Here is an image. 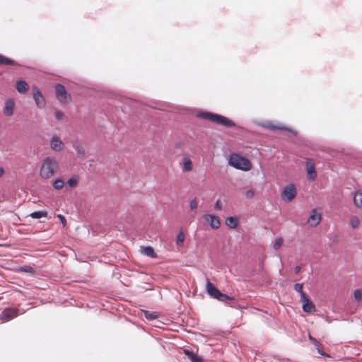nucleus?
Wrapping results in <instances>:
<instances>
[{
  "instance_id": "f257e3e1",
  "label": "nucleus",
  "mask_w": 362,
  "mask_h": 362,
  "mask_svg": "<svg viewBox=\"0 0 362 362\" xmlns=\"http://www.w3.org/2000/svg\"><path fill=\"white\" fill-rule=\"evenodd\" d=\"M58 168L59 165L55 158L45 157L40 168V176L42 179H49L54 175Z\"/></svg>"
},
{
  "instance_id": "f03ea898",
  "label": "nucleus",
  "mask_w": 362,
  "mask_h": 362,
  "mask_svg": "<svg viewBox=\"0 0 362 362\" xmlns=\"http://www.w3.org/2000/svg\"><path fill=\"white\" fill-rule=\"evenodd\" d=\"M198 117L203 118L204 119L211 121L217 124H220L226 127H233L235 126V124L233 121L230 119L212 112H202L197 115Z\"/></svg>"
},
{
  "instance_id": "7ed1b4c3",
  "label": "nucleus",
  "mask_w": 362,
  "mask_h": 362,
  "mask_svg": "<svg viewBox=\"0 0 362 362\" xmlns=\"http://www.w3.org/2000/svg\"><path fill=\"white\" fill-rule=\"evenodd\" d=\"M228 163L235 168L243 171H249L252 168V163L247 158L238 153L230 155Z\"/></svg>"
},
{
  "instance_id": "20e7f679",
  "label": "nucleus",
  "mask_w": 362,
  "mask_h": 362,
  "mask_svg": "<svg viewBox=\"0 0 362 362\" xmlns=\"http://www.w3.org/2000/svg\"><path fill=\"white\" fill-rule=\"evenodd\" d=\"M56 97L63 104H67L71 100V95L67 93L64 86L62 84H57L55 86Z\"/></svg>"
},
{
  "instance_id": "39448f33",
  "label": "nucleus",
  "mask_w": 362,
  "mask_h": 362,
  "mask_svg": "<svg viewBox=\"0 0 362 362\" xmlns=\"http://www.w3.org/2000/svg\"><path fill=\"white\" fill-rule=\"evenodd\" d=\"M18 315L17 308H5L0 314V321L2 322L10 321Z\"/></svg>"
},
{
  "instance_id": "423d86ee",
  "label": "nucleus",
  "mask_w": 362,
  "mask_h": 362,
  "mask_svg": "<svg viewBox=\"0 0 362 362\" xmlns=\"http://www.w3.org/2000/svg\"><path fill=\"white\" fill-rule=\"evenodd\" d=\"M296 195V189L293 184L287 185L282 192V199L286 202H291Z\"/></svg>"
},
{
  "instance_id": "0eeeda50",
  "label": "nucleus",
  "mask_w": 362,
  "mask_h": 362,
  "mask_svg": "<svg viewBox=\"0 0 362 362\" xmlns=\"http://www.w3.org/2000/svg\"><path fill=\"white\" fill-rule=\"evenodd\" d=\"M322 221V213L317 209H314L311 211V214L308 219V223L311 227H316Z\"/></svg>"
},
{
  "instance_id": "6e6552de",
  "label": "nucleus",
  "mask_w": 362,
  "mask_h": 362,
  "mask_svg": "<svg viewBox=\"0 0 362 362\" xmlns=\"http://www.w3.org/2000/svg\"><path fill=\"white\" fill-rule=\"evenodd\" d=\"M306 173L309 180L314 181L317 177L315 162L313 159H307L306 160Z\"/></svg>"
},
{
  "instance_id": "1a4fd4ad",
  "label": "nucleus",
  "mask_w": 362,
  "mask_h": 362,
  "mask_svg": "<svg viewBox=\"0 0 362 362\" xmlns=\"http://www.w3.org/2000/svg\"><path fill=\"white\" fill-rule=\"evenodd\" d=\"M300 301L303 304L302 308L305 313H312L315 312L316 308L314 303L310 300L309 297L306 295L304 298H300Z\"/></svg>"
},
{
  "instance_id": "9d476101",
  "label": "nucleus",
  "mask_w": 362,
  "mask_h": 362,
  "mask_svg": "<svg viewBox=\"0 0 362 362\" xmlns=\"http://www.w3.org/2000/svg\"><path fill=\"white\" fill-rule=\"evenodd\" d=\"M33 98L36 103V105L40 108H43L45 106L46 102L44 96L42 95L40 90L36 88H33Z\"/></svg>"
},
{
  "instance_id": "9b49d317",
  "label": "nucleus",
  "mask_w": 362,
  "mask_h": 362,
  "mask_svg": "<svg viewBox=\"0 0 362 362\" xmlns=\"http://www.w3.org/2000/svg\"><path fill=\"white\" fill-rule=\"evenodd\" d=\"M50 148L54 151H61L64 148V144L57 135H54L49 143Z\"/></svg>"
},
{
  "instance_id": "f8f14e48",
  "label": "nucleus",
  "mask_w": 362,
  "mask_h": 362,
  "mask_svg": "<svg viewBox=\"0 0 362 362\" xmlns=\"http://www.w3.org/2000/svg\"><path fill=\"white\" fill-rule=\"evenodd\" d=\"M204 219L213 229H218L221 226V221L218 216L212 214L204 215Z\"/></svg>"
},
{
  "instance_id": "ddd939ff",
  "label": "nucleus",
  "mask_w": 362,
  "mask_h": 362,
  "mask_svg": "<svg viewBox=\"0 0 362 362\" xmlns=\"http://www.w3.org/2000/svg\"><path fill=\"white\" fill-rule=\"evenodd\" d=\"M262 126L267 129H269L272 131L275 130H284V131H289V129L284 126L282 124H274L272 122L267 121L264 122Z\"/></svg>"
},
{
  "instance_id": "4468645a",
  "label": "nucleus",
  "mask_w": 362,
  "mask_h": 362,
  "mask_svg": "<svg viewBox=\"0 0 362 362\" xmlns=\"http://www.w3.org/2000/svg\"><path fill=\"white\" fill-rule=\"evenodd\" d=\"M206 289L211 297L215 299L218 298V294H220L221 291L216 288L214 284L208 281L206 284Z\"/></svg>"
},
{
  "instance_id": "2eb2a0df",
  "label": "nucleus",
  "mask_w": 362,
  "mask_h": 362,
  "mask_svg": "<svg viewBox=\"0 0 362 362\" xmlns=\"http://www.w3.org/2000/svg\"><path fill=\"white\" fill-rule=\"evenodd\" d=\"M183 172H190L193 169V163L189 156L185 155L182 158Z\"/></svg>"
},
{
  "instance_id": "dca6fc26",
  "label": "nucleus",
  "mask_w": 362,
  "mask_h": 362,
  "mask_svg": "<svg viewBox=\"0 0 362 362\" xmlns=\"http://www.w3.org/2000/svg\"><path fill=\"white\" fill-rule=\"evenodd\" d=\"M73 147L76 152V156L78 158L83 160L86 156V150L84 147L77 142L73 144Z\"/></svg>"
},
{
  "instance_id": "f3484780",
  "label": "nucleus",
  "mask_w": 362,
  "mask_h": 362,
  "mask_svg": "<svg viewBox=\"0 0 362 362\" xmlns=\"http://www.w3.org/2000/svg\"><path fill=\"white\" fill-rule=\"evenodd\" d=\"M14 102L12 100H8L5 103L4 113L7 116H11L13 113Z\"/></svg>"
},
{
  "instance_id": "a211bd4d",
  "label": "nucleus",
  "mask_w": 362,
  "mask_h": 362,
  "mask_svg": "<svg viewBox=\"0 0 362 362\" xmlns=\"http://www.w3.org/2000/svg\"><path fill=\"white\" fill-rule=\"evenodd\" d=\"M141 252L143 255L152 258L157 257L156 253L154 252L153 248L151 246L141 247Z\"/></svg>"
},
{
  "instance_id": "6ab92c4d",
  "label": "nucleus",
  "mask_w": 362,
  "mask_h": 362,
  "mask_svg": "<svg viewBox=\"0 0 362 362\" xmlns=\"http://www.w3.org/2000/svg\"><path fill=\"white\" fill-rule=\"evenodd\" d=\"M29 88L28 84L25 81H18L16 83V89L20 93H24Z\"/></svg>"
},
{
  "instance_id": "aec40b11",
  "label": "nucleus",
  "mask_w": 362,
  "mask_h": 362,
  "mask_svg": "<svg viewBox=\"0 0 362 362\" xmlns=\"http://www.w3.org/2000/svg\"><path fill=\"white\" fill-rule=\"evenodd\" d=\"M184 353L192 362H203L202 358L191 351L185 349Z\"/></svg>"
},
{
  "instance_id": "412c9836",
  "label": "nucleus",
  "mask_w": 362,
  "mask_h": 362,
  "mask_svg": "<svg viewBox=\"0 0 362 362\" xmlns=\"http://www.w3.org/2000/svg\"><path fill=\"white\" fill-rule=\"evenodd\" d=\"M354 202L357 208L362 207V192H356L354 196Z\"/></svg>"
},
{
  "instance_id": "4be33fe9",
  "label": "nucleus",
  "mask_w": 362,
  "mask_h": 362,
  "mask_svg": "<svg viewBox=\"0 0 362 362\" xmlns=\"http://www.w3.org/2000/svg\"><path fill=\"white\" fill-rule=\"evenodd\" d=\"M226 224L230 228H235L238 226V220L233 216L228 217L226 219Z\"/></svg>"
},
{
  "instance_id": "5701e85b",
  "label": "nucleus",
  "mask_w": 362,
  "mask_h": 362,
  "mask_svg": "<svg viewBox=\"0 0 362 362\" xmlns=\"http://www.w3.org/2000/svg\"><path fill=\"white\" fill-rule=\"evenodd\" d=\"M0 65H16V62L0 54Z\"/></svg>"
},
{
  "instance_id": "b1692460",
  "label": "nucleus",
  "mask_w": 362,
  "mask_h": 362,
  "mask_svg": "<svg viewBox=\"0 0 362 362\" xmlns=\"http://www.w3.org/2000/svg\"><path fill=\"white\" fill-rule=\"evenodd\" d=\"M217 300L225 303H227L228 301H231L233 303L235 302V298L233 297L222 293L221 292L218 294Z\"/></svg>"
},
{
  "instance_id": "393cba45",
  "label": "nucleus",
  "mask_w": 362,
  "mask_h": 362,
  "mask_svg": "<svg viewBox=\"0 0 362 362\" xmlns=\"http://www.w3.org/2000/svg\"><path fill=\"white\" fill-rule=\"evenodd\" d=\"M144 317L148 320H153L158 317V314L156 312H150L148 310H144Z\"/></svg>"
},
{
  "instance_id": "a878e982",
  "label": "nucleus",
  "mask_w": 362,
  "mask_h": 362,
  "mask_svg": "<svg viewBox=\"0 0 362 362\" xmlns=\"http://www.w3.org/2000/svg\"><path fill=\"white\" fill-rule=\"evenodd\" d=\"M361 221L356 216H353L349 221L350 226L353 229L357 228L360 226Z\"/></svg>"
},
{
  "instance_id": "bb28decb",
  "label": "nucleus",
  "mask_w": 362,
  "mask_h": 362,
  "mask_svg": "<svg viewBox=\"0 0 362 362\" xmlns=\"http://www.w3.org/2000/svg\"><path fill=\"white\" fill-rule=\"evenodd\" d=\"M47 214H48L46 211H39L31 213L30 216L33 218H40L42 217H47Z\"/></svg>"
},
{
  "instance_id": "cd10ccee",
  "label": "nucleus",
  "mask_w": 362,
  "mask_h": 362,
  "mask_svg": "<svg viewBox=\"0 0 362 362\" xmlns=\"http://www.w3.org/2000/svg\"><path fill=\"white\" fill-rule=\"evenodd\" d=\"M78 181H79L78 177L74 176L68 180L67 184L71 188H74L77 186Z\"/></svg>"
},
{
  "instance_id": "c85d7f7f",
  "label": "nucleus",
  "mask_w": 362,
  "mask_h": 362,
  "mask_svg": "<svg viewBox=\"0 0 362 362\" xmlns=\"http://www.w3.org/2000/svg\"><path fill=\"white\" fill-rule=\"evenodd\" d=\"M64 182L62 179H56L54 182H53V187L55 189H61L64 187Z\"/></svg>"
},
{
  "instance_id": "c756f323",
  "label": "nucleus",
  "mask_w": 362,
  "mask_h": 362,
  "mask_svg": "<svg viewBox=\"0 0 362 362\" xmlns=\"http://www.w3.org/2000/svg\"><path fill=\"white\" fill-rule=\"evenodd\" d=\"M303 284L297 283L294 285V289L300 295V298H304L307 294L303 291Z\"/></svg>"
},
{
  "instance_id": "7c9ffc66",
  "label": "nucleus",
  "mask_w": 362,
  "mask_h": 362,
  "mask_svg": "<svg viewBox=\"0 0 362 362\" xmlns=\"http://www.w3.org/2000/svg\"><path fill=\"white\" fill-rule=\"evenodd\" d=\"M185 236L184 233L182 231H180V233L177 235L176 244L177 245H182L185 240Z\"/></svg>"
},
{
  "instance_id": "2f4dec72",
  "label": "nucleus",
  "mask_w": 362,
  "mask_h": 362,
  "mask_svg": "<svg viewBox=\"0 0 362 362\" xmlns=\"http://www.w3.org/2000/svg\"><path fill=\"white\" fill-rule=\"evenodd\" d=\"M354 298L358 301L361 302L362 300V290L357 289L354 293Z\"/></svg>"
},
{
  "instance_id": "473e14b6",
  "label": "nucleus",
  "mask_w": 362,
  "mask_h": 362,
  "mask_svg": "<svg viewBox=\"0 0 362 362\" xmlns=\"http://www.w3.org/2000/svg\"><path fill=\"white\" fill-rule=\"evenodd\" d=\"M283 243V239L281 238H278L275 240L274 244V248L275 250L279 249Z\"/></svg>"
},
{
  "instance_id": "72a5a7b5",
  "label": "nucleus",
  "mask_w": 362,
  "mask_h": 362,
  "mask_svg": "<svg viewBox=\"0 0 362 362\" xmlns=\"http://www.w3.org/2000/svg\"><path fill=\"white\" fill-rule=\"evenodd\" d=\"M198 206V202L196 199H194L189 202V207L191 210L196 209Z\"/></svg>"
},
{
  "instance_id": "f704fd0d",
  "label": "nucleus",
  "mask_w": 362,
  "mask_h": 362,
  "mask_svg": "<svg viewBox=\"0 0 362 362\" xmlns=\"http://www.w3.org/2000/svg\"><path fill=\"white\" fill-rule=\"evenodd\" d=\"M57 218L60 220L63 226L65 227L66 226V220L65 217L62 214H58Z\"/></svg>"
},
{
  "instance_id": "c9c22d12",
  "label": "nucleus",
  "mask_w": 362,
  "mask_h": 362,
  "mask_svg": "<svg viewBox=\"0 0 362 362\" xmlns=\"http://www.w3.org/2000/svg\"><path fill=\"white\" fill-rule=\"evenodd\" d=\"M21 271L28 273H33V269L30 266H23L21 267Z\"/></svg>"
},
{
  "instance_id": "e433bc0d",
  "label": "nucleus",
  "mask_w": 362,
  "mask_h": 362,
  "mask_svg": "<svg viewBox=\"0 0 362 362\" xmlns=\"http://www.w3.org/2000/svg\"><path fill=\"white\" fill-rule=\"evenodd\" d=\"M254 195H255V192H254V191H253L252 189H249V190H248V191H247V192H246V193H245V196H246V197H247V198H248V199H252V198H253Z\"/></svg>"
},
{
  "instance_id": "4c0bfd02",
  "label": "nucleus",
  "mask_w": 362,
  "mask_h": 362,
  "mask_svg": "<svg viewBox=\"0 0 362 362\" xmlns=\"http://www.w3.org/2000/svg\"><path fill=\"white\" fill-rule=\"evenodd\" d=\"M214 209L216 211H220L222 209V204L221 203V201L218 199L215 204Z\"/></svg>"
},
{
  "instance_id": "58836bf2",
  "label": "nucleus",
  "mask_w": 362,
  "mask_h": 362,
  "mask_svg": "<svg viewBox=\"0 0 362 362\" xmlns=\"http://www.w3.org/2000/svg\"><path fill=\"white\" fill-rule=\"evenodd\" d=\"M309 340L312 341L315 346H322L320 343H319L314 337H313L310 334L308 337Z\"/></svg>"
},
{
  "instance_id": "ea45409f",
  "label": "nucleus",
  "mask_w": 362,
  "mask_h": 362,
  "mask_svg": "<svg viewBox=\"0 0 362 362\" xmlns=\"http://www.w3.org/2000/svg\"><path fill=\"white\" fill-rule=\"evenodd\" d=\"M56 118L59 120L62 119L64 117V113L61 111H57L55 112Z\"/></svg>"
},
{
  "instance_id": "a19ab883",
  "label": "nucleus",
  "mask_w": 362,
  "mask_h": 362,
  "mask_svg": "<svg viewBox=\"0 0 362 362\" xmlns=\"http://www.w3.org/2000/svg\"><path fill=\"white\" fill-rule=\"evenodd\" d=\"M301 267L300 266H296L294 269L295 273L298 274L300 272Z\"/></svg>"
},
{
  "instance_id": "79ce46f5",
  "label": "nucleus",
  "mask_w": 362,
  "mask_h": 362,
  "mask_svg": "<svg viewBox=\"0 0 362 362\" xmlns=\"http://www.w3.org/2000/svg\"><path fill=\"white\" fill-rule=\"evenodd\" d=\"M4 174V170L3 168H0V177Z\"/></svg>"
},
{
  "instance_id": "37998d69",
  "label": "nucleus",
  "mask_w": 362,
  "mask_h": 362,
  "mask_svg": "<svg viewBox=\"0 0 362 362\" xmlns=\"http://www.w3.org/2000/svg\"><path fill=\"white\" fill-rule=\"evenodd\" d=\"M320 346H316L317 350H318V352L322 354V355H324V354L322 352H321V349H320Z\"/></svg>"
}]
</instances>
